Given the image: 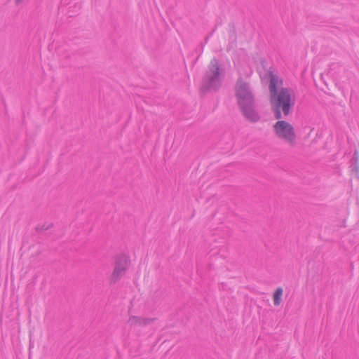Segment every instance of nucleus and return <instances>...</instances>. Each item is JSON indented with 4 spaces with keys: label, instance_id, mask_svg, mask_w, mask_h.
Masks as SVG:
<instances>
[{
    "label": "nucleus",
    "instance_id": "obj_1",
    "mask_svg": "<svg viewBox=\"0 0 359 359\" xmlns=\"http://www.w3.org/2000/svg\"><path fill=\"white\" fill-rule=\"evenodd\" d=\"M278 79L272 76L270 81V91L271 93V104L275 116L280 119L283 115L287 116L295 104L294 93L287 88H283L276 92V84Z\"/></svg>",
    "mask_w": 359,
    "mask_h": 359
},
{
    "label": "nucleus",
    "instance_id": "obj_7",
    "mask_svg": "<svg viewBox=\"0 0 359 359\" xmlns=\"http://www.w3.org/2000/svg\"><path fill=\"white\" fill-rule=\"evenodd\" d=\"M209 76L212 81L217 79L219 74V62L216 60H212L210 65Z\"/></svg>",
    "mask_w": 359,
    "mask_h": 359
},
{
    "label": "nucleus",
    "instance_id": "obj_2",
    "mask_svg": "<svg viewBox=\"0 0 359 359\" xmlns=\"http://www.w3.org/2000/svg\"><path fill=\"white\" fill-rule=\"evenodd\" d=\"M273 130L276 137L290 147L297 145V134L294 126L290 123L279 120L274 124Z\"/></svg>",
    "mask_w": 359,
    "mask_h": 359
},
{
    "label": "nucleus",
    "instance_id": "obj_8",
    "mask_svg": "<svg viewBox=\"0 0 359 359\" xmlns=\"http://www.w3.org/2000/svg\"><path fill=\"white\" fill-rule=\"evenodd\" d=\"M283 289L281 287H277L273 293V302L275 306H278L282 302Z\"/></svg>",
    "mask_w": 359,
    "mask_h": 359
},
{
    "label": "nucleus",
    "instance_id": "obj_3",
    "mask_svg": "<svg viewBox=\"0 0 359 359\" xmlns=\"http://www.w3.org/2000/svg\"><path fill=\"white\" fill-rule=\"evenodd\" d=\"M236 97L241 108L254 104V99L248 85L243 79H238L235 87Z\"/></svg>",
    "mask_w": 359,
    "mask_h": 359
},
{
    "label": "nucleus",
    "instance_id": "obj_4",
    "mask_svg": "<svg viewBox=\"0 0 359 359\" xmlns=\"http://www.w3.org/2000/svg\"><path fill=\"white\" fill-rule=\"evenodd\" d=\"M130 264L129 257L123 254L119 255L116 257L114 267L109 277V280L112 283L118 282L126 273Z\"/></svg>",
    "mask_w": 359,
    "mask_h": 359
},
{
    "label": "nucleus",
    "instance_id": "obj_6",
    "mask_svg": "<svg viewBox=\"0 0 359 359\" xmlns=\"http://www.w3.org/2000/svg\"><path fill=\"white\" fill-rule=\"evenodd\" d=\"M253 105L241 108L244 116L252 122H256L259 119L258 114L255 111Z\"/></svg>",
    "mask_w": 359,
    "mask_h": 359
},
{
    "label": "nucleus",
    "instance_id": "obj_5",
    "mask_svg": "<svg viewBox=\"0 0 359 359\" xmlns=\"http://www.w3.org/2000/svg\"><path fill=\"white\" fill-rule=\"evenodd\" d=\"M127 322L130 326L141 327L148 325L151 322V320L144 317L132 315L129 316Z\"/></svg>",
    "mask_w": 359,
    "mask_h": 359
}]
</instances>
